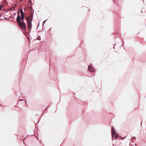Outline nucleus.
<instances>
[{"label": "nucleus", "instance_id": "f257e3e1", "mask_svg": "<svg viewBox=\"0 0 146 146\" xmlns=\"http://www.w3.org/2000/svg\"><path fill=\"white\" fill-rule=\"evenodd\" d=\"M25 17L27 21V25L28 28L30 30L32 27L31 21L33 20V17H31L30 16Z\"/></svg>", "mask_w": 146, "mask_h": 146}, {"label": "nucleus", "instance_id": "f03ea898", "mask_svg": "<svg viewBox=\"0 0 146 146\" xmlns=\"http://www.w3.org/2000/svg\"><path fill=\"white\" fill-rule=\"evenodd\" d=\"M18 25L21 30L24 31L26 30V26L25 23L24 22V21H21L17 22Z\"/></svg>", "mask_w": 146, "mask_h": 146}, {"label": "nucleus", "instance_id": "7ed1b4c3", "mask_svg": "<svg viewBox=\"0 0 146 146\" xmlns=\"http://www.w3.org/2000/svg\"><path fill=\"white\" fill-rule=\"evenodd\" d=\"M112 136V139L114 140L118 136V135L115 132V130L113 128H112L111 129Z\"/></svg>", "mask_w": 146, "mask_h": 146}, {"label": "nucleus", "instance_id": "20e7f679", "mask_svg": "<svg viewBox=\"0 0 146 146\" xmlns=\"http://www.w3.org/2000/svg\"><path fill=\"white\" fill-rule=\"evenodd\" d=\"M20 13L21 14V21L24 20L25 17L24 13L21 8Z\"/></svg>", "mask_w": 146, "mask_h": 146}, {"label": "nucleus", "instance_id": "39448f33", "mask_svg": "<svg viewBox=\"0 0 146 146\" xmlns=\"http://www.w3.org/2000/svg\"><path fill=\"white\" fill-rule=\"evenodd\" d=\"M88 67V70L89 71L91 72H93L95 71L94 70L91 65L89 66Z\"/></svg>", "mask_w": 146, "mask_h": 146}, {"label": "nucleus", "instance_id": "423d86ee", "mask_svg": "<svg viewBox=\"0 0 146 146\" xmlns=\"http://www.w3.org/2000/svg\"><path fill=\"white\" fill-rule=\"evenodd\" d=\"M16 21L17 23L21 21V17H20V15H17V16L16 19Z\"/></svg>", "mask_w": 146, "mask_h": 146}, {"label": "nucleus", "instance_id": "0eeeda50", "mask_svg": "<svg viewBox=\"0 0 146 146\" xmlns=\"http://www.w3.org/2000/svg\"><path fill=\"white\" fill-rule=\"evenodd\" d=\"M2 6L1 5L0 6V10H1V8H2Z\"/></svg>", "mask_w": 146, "mask_h": 146}, {"label": "nucleus", "instance_id": "6e6552de", "mask_svg": "<svg viewBox=\"0 0 146 146\" xmlns=\"http://www.w3.org/2000/svg\"><path fill=\"white\" fill-rule=\"evenodd\" d=\"M29 3H31V1L30 0H29Z\"/></svg>", "mask_w": 146, "mask_h": 146}, {"label": "nucleus", "instance_id": "1a4fd4ad", "mask_svg": "<svg viewBox=\"0 0 146 146\" xmlns=\"http://www.w3.org/2000/svg\"><path fill=\"white\" fill-rule=\"evenodd\" d=\"M19 2H21L22 1V0H19Z\"/></svg>", "mask_w": 146, "mask_h": 146}, {"label": "nucleus", "instance_id": "9d476101", "mask_svg": "<svg viewBox=\"0 0 146 146\" xmlns=\"http://www.w3.org/2000/svg\"><path fill=\"white\" fill-rule=\"evenodd\" d=\"M45 22V21H44L43 22V23H44Z\"/></svg>", "mask_w": 146, "mask_h": 146}]
</instances>
